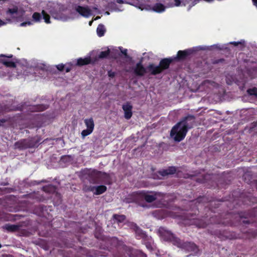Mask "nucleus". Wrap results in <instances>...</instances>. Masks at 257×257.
Masks as SVG:
<instances>
[{"mask_svg":"<svg viewBox=\"0 0 257 257\" xmlns=\"http://www.w3.org/2000/svg\"><path fill=\"white\" fill-rule=\"evenodd\" d=\"M172 61L171 59H164L160 61L159 65L150 64L146 68L144 67L141 62H139L133 67V71L135 75L140 76H143L147 73L156 75L167 69Z\"/></svg>","mask_w":257,"mask_h":257,"instance_id":"f257e3e1","label":"nucleus"},{"mask_svg":"<svg viewBox=\"0 0 257 257\" xmlns=\"http://www.w3.org/2000/svg\"><path fill=\"white\" fill-rule=\"evenodd\" d=\"M194 123V117L188 116L177 123L172 129L171 137L177 142H180L185 137L188 129L192 127Z\"/></svg>","mask_w":257,"mask_h":257,"instance_id":"f03ea898","label":"nucleus"},{"mask_svg":"<svg viewBox=\"0 0 257 257\" xmlns=\"http://www.w3.org/2000/svg\"><path fill=\"white\" fill-rule=\"evenodd\" d=\"M174 4H172L168 6H165L160 2L156 3L152 6L145 5L140 2L139 0H127L125 3L134 6L141 10H145L157 13H162L166 11L167 8L173 7L174 6L178 7L181 5V2L180 0H174Z\"/></svg>","mask_w":257,"mask_h":257,"instance_id":"7ed1b4c3","label":"nucleus"},{"mask_svg":"<svg viewBox=\"0 0 257 257\" xmlns=\"http://www.w3.org/2000/svg\"><path fill=\"white\" fill-rule=\"evenodd\" d=\"M48 11L55 19L63 22L68 21L78 17V15L75 12H68L66 11L55 12L50 9Z\"/></svg>","mask_w":257,"mask_h":257,"instance_id":"20e7f679","label":"nucleus"},{"mask_svg":"<svg viewBox=\"0 0 257 257\" xmlns=\"http://www.w3.org/2000/svg\"><path fill=\"white\" fill-rule=\"evenodd\" d=\"M24 14V12L19 10L17 7L9 8L5 15L6 21L7 23L15 21H19L22 18Z\"/></svg>","mask_w":257,"mask_h":257,"instance_id":"39448f33","label":"nucleus"},{"mask_svg":"<svg viewBox=\"0 0 257 257\" xmlns=\"http://www.w3.org/2000/svg\"><path fill=\"white\" fill-rule=\"evenodd\" d=\"M96 10L97 8H93L91 9L88 6L83 7L81 6H76L75 7V11L80 16L85 18H88L92 16L93 13V11Z\"/></svg>","mask_w":257,"mask_h":257,"instance_id":"423d86ee","label":"nucleus"},{"mask_svg":"<svg viewBox=\"0 0 257 257\" xmlns=\"http://www.w3.org/2000/svg\"><path fill=\"white\" fill-rule=\"evenodd\" d=\"M84 189L86 191H91L95 195H100L106 190V187L104 185L98 186L85 187Z\"/></svg>","mask_w":257,"mask_h":257,"instance_id":"0eeeda50","label":"nucleus"},{"mask_svg":"<svg viewBox=\"0 0 257 257\" xmlns=\"http://www.w3.org/2000/svg\"><path fill=\"white\" fill-rule=\"evenodd\" d=\"M159 231L164 240H171L174 237V235L170 231L166 230L164 228H160Z\"/></svg>","mask_w":257,"mask_h":257,"instance_id":"6e6552de","label":"nucleus"},{"mask_svg":"<svg viewBox=\"0 0 257 257\" xmlns=\"http://www.w3.org/2000/svg\"><path fill=\"white\" fill-rule=\"evenodd\" d=\"M133 106L130 103H126L122 105V109L124 112V117L128 119L132 116Z\"/></svg>","mask_w":257,"mask_h":257,"instance_id":"1a4fd4ad","label":"nucleus"},{"mask_svg":"<svg viewBox=\"0 0 257 257\" xmlns=\"http://www.w3.org/2000/svg\"><path fill=\"white\" fill-rule=\"evenodd\" d=\"M159 194L157 193H151L149 194H145L144 195V198L146 201L152 202L157 199Z\"/></svg>","mask_w":257,"mask_h":257,"instance_id":"9d476101","label":"nucleus"},{"mask_svg":"<svg viewBox=\"0 0 257 257\" xmlns=\"http://www.w3.org/2000/svg\"><path fill=\"white\" fill-rule=\"evenodd\" d=\"M84 123L87 127L91 131H93L94 127V123L92 118H87L84 120Z\"/></svg>","mask_w":257,"mask_h":257,"instance_id":"9b49d317","label":"nucleus"},{"mask_svg":"<svg viewBox=\"0 0 257 257\" xmlns=\"http://www.w3.org/2000/svg\"><path fill=\"white\" fill-rule=\"evenodd\" d=\"M106 32V29L104 27V26L102 24H99L97 26V29H96V33L97 35L101 37L103 36H104L105 33Z\"/></svg>","mask_w":257,"mask_h":257,"instance_id":"f8f14e48","label":"nucleus"},{"mask_svg":"<svg viewBox=\"0 0 257 257\" xmlns=\"http://www.w3.org/2000/svg\"><path fill=\"white\" fill-rule=\"evenodd\" d=\"M91 59L90 57H85L84 58H79L77 60V64L79 66L86 65L90 63Z\"/></svg>","mask_w":257,"mask_h":257,"instance_id":"ddd939ff","label":"nucleus"},{"mask_svg":"<svg viewBox=\"0 0 257 257\" xmlns=\"http://www.w3.org/2000/svg\"><path fill=\"white\" fill-rule=\"evenodd\" d=\"M176 168L174 167H171L168 169L164 170L162 172V175L165 176L169 174H173L176 172Z\"/></svg>","mask_w":257,"mask_h":257,"instance_id":"4468645a","label":"nucleus"},{"mask_svg":"<svg viewBox=\"0 0 257 257\" xmlns=\"http://www.w3.org/2000/svg\"><path fill=\"white\" fill-rule=\"evenodd\" d=\"M32 18L36 22H39L42 18V16L40 13L36 12L33 14Z\"/></svg>","mask_w":257,"mask_h":257,"instance_id":"2eb2a0df","label":"nucleus"},{"mask_svg":"<svg viewBox=\"0 0 257 257\" xmlns=\"http://www.w3.org/2000/svg\"><path fill=\"white\" fill-rule=\"evenodd\" d=\"M42 14L45 22L47 24L50 23L49 15L47 14L44 10L42 11Z\"/></svg>","mask_w":257,"mask_h":257,"instance_id":"dca6fc26","label":"nucleus"},{"mask_svg":"<svg viewBox=\"0 0 257 257\" xmlns=\"http://www.w3.org/2000/svg\"><path fill=\"white\" fill-rule=\"evenodd\" d=\"M113 217L117 222H122L125 220V216L123 215H114Z\"/></svg>","mask_w":257,"mask_h":257,"instance_id":"f3484780","label":"nucleus"},{"mask_svg":"<svg viewBox=\"0 0 257 257\" xmlns=\"http://www.w3.org/2000/svg\"><path fill=\"white\" fill-rule=\"evenodd\" d=\"M92 131L89 129L84 130L81 132V136L82 138H84L85 137L90 135L92 133Z\"/></svg>","mask_w":257,"mask_h":257,"instance_id":"a211bd4d","label":"nucleus"},{"mask_svg":"<svg viewBox=\"0 0 257 257\" xmlns=\"http://www.w3.org/2000/svg\"><path fill=\"white\" fill-rule=\"evenodd\" d=\"M188 55L187 51H179L177 54L178 58H183Z\"/></svg>","mask_w":257,"mask_h":257,"instance_id":"6ab92c4d","label":"nucleus"},{"mask_svg":"<svg viewBox=\"0 0 257 257\" xmlns=\"http://www.w3.org/2000/svg\"><path fill=\"white\" fill-rule=\"evenodd\" d=\"M5 228L9 231H15L18 229V226L13 225H6Z\"/></svg>","mask_w":257,"mask_h":257,"instance_id":"aec40b11","label":"nucleus"},{"mask_svg":"<svg viewBox=\"0 0 257 257\" xmlns=\"http://www.w3.org/2000/svg\"><path fill=\"white\" fill-rule=\"evenodd\" d=\"M3 64L8 67H15L16 65L14 62L9 61H3Z\"/></svg>","mask_w":257,"mask_h":257,"instance_id":"412c9836","label":"nucleus"},{"mask_svg":"<svg viewBox=\"0 0 257 257\" xmlns=\"http://www.w3.org/2000/svg\"><path fill=\"white\" fill-rule=\"evenodd\" d=\"M109 50H108L107 51H106L101 52L99 55V58H105L109 55Z\"/></svg>","mask_w":257,"mask_h":257,"instance_id":"4be33fe9","label":"nucleus"},{"mask_svg":"<svg viewBox=\"0 0 257 257\" xmlns=\"http://www.w3.org/2000/svg\"><path fill=\"white\" fill-rule=\"evenodd\" d=\"M248 93L251 95H255L257 96V88H253L247 90Z\"/></svg>","mask_w":257,"mask_h":257,"instance_id":"5701e85b","label":"nucleus"},{"mask_svg":"<svg viewBox=\"0 0 257 257\" xmlns=\"http://www.w3.org/2000/svg\"><path fill=\"white\" fill-rule=\"evenodd\" d=\"M191 247L192 248L191 251H193L195 253L197 252L198 248H197V246L195 244H194L193 243H191Z\"/></svg>","mask_w":257,"mask_h":257,"instance_id":"b1692460","label":"nucleus"},{"mask_svg":"<svg viewBox=\"0 0 257 257\" xmlns=\"http://www.w3.org/2000/svg\"><path fill=\"white\" fill-rule=\"evenodd\" d=\"M32 25V23L31 21L22 23L20 24L21 27H26L27 26H30Z\"/></svg>","mask_w":257,"mask_h":257,"instance_id":"393cba45","label":"nucleus"},{"mask_svg":"<svg viewBox=\"0 0 257 257\" xmlns=\"http://www.w3.org/2000/svg\"><path fill=\"white\" fill-rule=\"evenodd\" d=\"M57 68L60 70L62 71L64 69V65L62 64H58L56 66Z\"/></svg>","mask_w":257,"mask_h":257,"instance_id":"a878e982","label":"nucleus"},{"mask_svg":"<svg viewBox=\"0 0 257 257\" xmlns=\"http://www.w3.org/2000/svg\"><path fill=\"white\" fill-rule=\"evenodd\" d=\"M133 226L134 227V230L136 231V232H138L139 233H140L141 232V230L139 229V228L135 225L133 224Z\"/></svg>","mask_w":257,"mask_h":257,"instance_id":"bb28decb","label":"nucleus"},{"mask_svg":"<svg viewBox=\"0 0 257 257\" xmlns=\"http://www.w3.org/2000/svg\"><path fill=\"white\" fill-rule=\"evenodd\" d=\"M108 75L109 77L112 78L115 76V73L114 72L109 71L108 72Z\"/></svg>","mask_w":257,"mask_h":257,"instance_id":"cd10ccee","label":"nucleus"},{"mask_svg":"<svg viewBox=\"0 0 257 257\" xmlns=\"http://www.w3.org/2000/svg\"><path fill=\"white\" fill-rule=\"evenodd\" d=\"M7 24V22H6V21H4L2 20L1 19H0V27L5 25Z\"/></svg>","mask_w":257,"mask_h":257,"instance_id":"c85d7f7f","label":"nucleus"},{"mask_svg":"<svg viewBox=\"0 0 257 257\" xmlns=\"http://www.w3.org/2000/svg\"><path fill=\"white\" fill-rule=\"evenodd\" d=\"M230 43L233 44L235 46H237L238 44H241L242 42H231Z\"/></svg>","mask_w":257,"mask_h":257,"instance_id":"c756f323","label":"nucleus"},{"mask_svg":"<svg viewBox=\"0 0 257 257\" xmlns=\"http://www.w3.org/2000/svg\"><path fill=\"white\" fill-rule=\"evenodd\" d=\"M121 53L124 55H126V53H127V50L126 49H123V50H121Z\"/></svg>","mask_w":257,"mask_h":257,"instance_id":"7c9ffc66","label":"nucleus"},{"mask_svg":"<svg viewBox=\"0 0 257 257\" xmlns=\"http://www.w3.org/2000/svg\"><path fill=\"white\" fill-rule=\"evenodd\" d=\"M253 5L257 7V0H252Z\"/></svg>","mask_w":257,"mask_h":257,"instance_id":"2f4dec72","label":"nucleus"},{"mask_svg":"<svg viewBox=\"0 0 257 257\" xmlns=\"http://www.w3.org/2000/svg\"><path fill=\"white\" fill-rule=\"evenodd\" d=\"M116 2L117 3H119V4H121V3H123L122 0H116Z\"/></svg>","mask_w":257,"mask_h":257,"instance_id":"473e14b6","label":"nucleus"},{"mask_svg":"<svg viewBox=\"0 0 257 257\" xmlns=\"http://www.w3.org/2000/svg\"><path fill=\"white\" fill-rule=\"evenodd\" d=\"M93 21L92 20V21H91L89 22V26H91V25H92V24L93 23Z\"/></svg>","mask_w":257,"mask_h":257,"instance_id":"72a5a7b5","label":"nucleus"},{"mask_svg":"<svg viewBox=\"0 0 257 257\" xmlns=\"http://www.w3.org/2000/svg\"><path fill=\"white\" fill-rule=\"evenodd\" d=\"M99 18H100V17H96V18L94 19V20H98V19H99Z\"/></svg>","mask_w":257,"mask_h":257,"instance_id":"f704fd0d","label":"nucleus"},{"mask_svg":"<svg viewBox=\"0 0 257 257\" xmlns=\"http://www.w3.org/2000/svg\"><path fill=\"white\" fill-rule=\"evenodd\" d=\"M105 14L106 15H109V12H106L105 13Z\"/></svg>","mask_w":257,"mask_h":257,"instance_id":"c9c22d12","label":"nucleus"},{"mask_svg":"<svg viewBox=\"0 0 257 257\" xmlns=\"http://www.w3.org/2000/svg\"><path fill=\"white\" fill-rule=\"evenodd\" d=\"M66 71L67 72H69V69H67Z\"/></svg>","mask_w":257,"mask_h":257,"instance_id":"e433bc0d","label":"nucleus"},{"mask_svg":"<svg viewBox=\"0 0 257 257\" xmlns=\"http://www.w3.org/2000/svg\"><path fill=\"white\" fill-rule=\"evenodd\" d=\"M12 57V55H10V56H8V57L10 58V57Z\"/></svg>","mask_w":257,"mask_h":257,"instance_id":"4c0bfd02","label":"nucleus"},{"mask_svg":"<svg viewBox=\"0 0 257 257\" xmlns=\"http://www.w3.org/2000/svg\"><path fill=\"white\" fill-rule=\"evenodd\" d=\"M49 5L51 6V5H52V3H50Z\"/></svg>","mask_w":257,"mask_h":257,"instance_id":"58836bf2","label":"nucleus"},{"mask_svg":"<svg viewBox=\"0 0 257 257\" xmlns=\"http://www.w3.org/2000/svg\"><path fill=\"white\" fill-rule=\"evenodd\" d=\"M207 82H209L208 80H207L206 81H205V83Z\"/></svg>","mask_w":257,"mask_h":257,"instance_id":"ea45409f","label":"nucleus"},{"mask_svg":"<svg viewBox=\"0 0 257 257\" xmlns=\"http://www.w3.org/2000/svg\"><path fill=\"white\" fill-rule=\"evenodd\" d=\"M0 56H4V55H0Z\"/></svg>","mask_w":257,"mask_h":257,"instance_id":"a19ab883","label":"nucleus"},{"mask_svg":"<svg viewBox=\"0 0 257 257\" xmlns=\"http://www.w3.org/2000/svg\"><path fill=\"white\" fill-rule=\"evenodd\" d=\"M143 257H145L144 254L142 255Z\"/></svg>","mask_w":257,"mask_h":257,"instance_id":"79ce46f5","label":"nucleus"}]
</instances>
